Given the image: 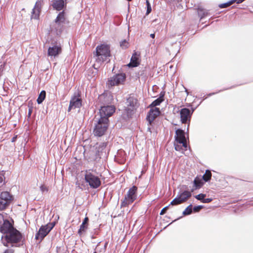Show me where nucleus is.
I'll return each mask as SVG.
<instances>
[{
    "mask_svg": "<svg viewBox=\"0 0 253 253\" xmlns=\"http://www.w3.org/2000/svg\"><path fill=\"white\" fill-rule=\"evenodd\" d=\"M13 196L7 191H3L0 194V211L7 209L13 201Z\"/></svg>",
    "mask_w": 253,
    "mask_h": 253,
    "instance_id": "423d86ee",
    "label": "nucleus"
},
{
    "mask_svg": "<svg viewBox=\"0 0 253 253\" xmlns=\"http://www.w3.org/2000/svg\"><path fill=\"white\" fill-rule=\"evenodd\" d=\"M128 42L126 40H124L120 42V46L123 49H126L128 47Z\"/></svg>",
    "mask_w": 253,
    "mask_h": 253,
    "instance_id": "7c9ffc66",
    "label": "nucleus"
},
{
    "mask_svg": "<svg viewBox=\"0 0 253 253\" xmlns=\"http://www.w3.org/2000/svg\"><path fill=\"white\" fill-rule=\"evenodd\" d=\"M109 119L100 118L93 130L95 135L101 136L105 133L109 126Z\"/></svg>",
    "mask_w": 253,
    "mask_h": 253,
    "instance_id": "39448f33",
    "label": "nucleus"
},
{
    "mask_svg": "<svg viewBox=\"0 0 253 253\" xmlns=\"http://www.w3.org/2000/svg\"><path fill=\"white\" fill-rule=\"evenodd\" d=\"M146 5H147L146 14L148 15L151 12V10H152L150 3L148 0H146Z\"/></svg>",
    "mask_w": 253,
    "mask_h": 253,
    "instance_id": "c9c22d12",
    "label": "nucleus"
},
{
    "mask_svg": "<svg viewBox=\"0 0 253 253\" xmlns=\"http://www.w3.org/2000/svg\"><path fill=\"white\" fill-rule=\"evenodd\" d=\"M164 101L163 96H160L158 98L154 100L150 105V108H155V107L159 105Z\"/></svg>",
    "mask_w": 253,
    "mask_h": 253,
    "instance_id": "b1692460",
    "label": "nucleus"
},
{
    "mask_svg": "<svg viewBox=\"0 0 253 253\" xmlns=\"http://www.w3.org/2000/svg\"><path fill=\"white\" fill-rule=\"evenodd\" d=\"M126 103L127 106L126 110L128 113L136 109L138 106L137 99L131 96L127 99Z\"/></svg>",
    "mask_w": 253,
    "mask_h": 253,
    "instance_id": "f3484780",
    "label": "nucleus"
},
{
    "mask_svg": "<svg viewBox=\"0 0 253 253\" xmlns=\"http://www.w3.org/2000/svg\"><path fill=\"white\" fill-rule=\"evenodd\" d=\"M160 111L159 108H151L147 115V120L150 125L153 122L155 119L160 115Z\"/></svg>",
    "mask_w": 253,
    "mask_h": 253,
    "instance_id": "dca6fc26",
    "label": "nucleus"
},
{
    "mask_svg": "<svg viewBox=\"0 0 253 253\" xmlns=\"http://www.w3.org/2000/svg\"><path fill=\"white\" fill-rule=\"evenodd\" d=\"M202 208V207L201 206H198L194 207L193 208V210L195 212H198Z\"/></svg>",
    "mask_w": 253,
    "mask_h": 253,
    "instance_id": "e433bc0d",
    "label": "nucleus"
},
{
    "mask_svg": "<svg viewBox=\"0 0 253 253\" xmlns=\"http://www.w3.org/2000/svg\"><path fill=\"white\" fill-rule=\"evenodd\" d=\"M54 226V224L53 223H49L45 225L42 226L36 233L35 239L41 242L52 230Z\"/></svg>",
    "mask_w": 253,
    "mask_h": 253,
    "instance_id": "1a4fd4ad",
    "label": "nucleus"
},
{
    "mask_svg": "<svg viewBox=\"0 0 253 253\" xmlns=\"http://www.w3.org/2000/svg\"><path fill=\"white\" fill-rule=\"evenodd\" d=\"M126 79L125 74L121 73L114 75L110 78L108 81L107 84L109 86H113L123 84Z\"/></svg>",
    "mask_w": 253,
    "mask_h": 253,
    "instance_id": "9b49d317",
    "label": "nucleus"
},
{
    "mask_svg": "<svg viewBox=\"0 0 253 253\" xmlns=\"http://www.w3.org/2000/svg\"><path fill=\"white\" fill-rule=\"evenodd\" d=\"M62 48L60 46L54 45L49 47L48 49L47 54L49 56H56L61 53Z\"/></svg>",
    "mask_w": 253,
    "mask_h": 253,
    "instance_id": "a211bd4d",
    "label": "nucleus"
},
{
    "mask_svg": "<svg viewBox=\"0 0 253 253\" xmlns=\"http://www.w3.org/2000/svg\"><path fill=\"white\" fill-rule=\"evenodd\" d=\"M212 199L211 198H204V200L203 201H202V203H209L212 201Z\"/></svg>",
    "mask_w": 253,
    "mask_h": 253,
    "instance_id": "4c0bfd02",
    "label": "nucleus"
},
{
    "mask_svg": "<svg viewBox=\"0 0 253 253\" xmlns=\"http://www.w3.org/2000/svg\"><path fill=\"white\" fill-rule=\"evenodd\" d=\"M40 13V8L37 6H35L34 8L33 9L31 18L32 19H38L39 17Z\"/></svg>",
    "mask_w": 253,
    "mask_h": 253,
    "instance_id": "5701e85b",
    "label": "nucleus"
},
{
    "mask_svg": "<svg viewBox=\"0 0 253 253\" xmlns=\"http://www.w3.org/2000/svg\"><path fill=\"white\" fill-rule=\"evenodd\" d=\"M140 54L136 52H134L131 58L130 62L128 64L129 67H135L138 66L140 64Z\"/></svg>",
    "mask_w": 253,
    "mask_h": 253,
    "instance_id": "6ab92c4d",
    "label": "nucleus"
},
{
    "mask_svg": "<svg viewBox=\"0 0 253 253\" xmlns=\"http://www.w3.org/2000/svg\"><path fill=\"white\" fill-rule=\"evenodd\" d=\"M66 23H68V22L67 21L65 11H63L58 14L54 20L53 27L57 34H60L62 32L64 25Z\"/></svg>",
    "mask_w": 253,
    "mask_h": 253,
    "instance_id": "0eeeda50",
    "label": "nucleus"
},
{
    "mask_svg": "<svg viewBox=\"0 0 253 253\" xmlns=\"http://www.w3.org/2000/svg\"><path fill=\"white\" fill-rule=\"evenodd\" d=\"M174 147L176 151H181L183 150V148H184L182 144L177 143L176 142L174 143Z\"/></svg>",
    "mask_w": 253,
    "mask_h": 253,
    "instance_id": "473e14b6",
    "label": "nucleus"
},
{
    "mask_svg": "<svg viewBox=\"0 0 253 253\" xmlns=\"http://www.w3.org/2000/svg\"><path fill=\"white\" fill-rule=\"evenodd\" d=\"M191 191L188 190L184 191L179 194L175 198H174L170 203L172 206H176L186 202L192 196Z\"/></svg>",
    "mask_w": 253,
    "mask_h": 253,
    "instance_id": "6e6552de",
    "label": "nucleus"
},
{
    "mask_svg": "<svg viewBox=\"0 0 253 253\" xmlns=\"http://www.w3.org/2000/svg\"><path fill=\"white\" fill-rule=\"evenodd\" d=\"M22 238L21 233L14 227L1 237L3 245L6 247L9 244H15L20 242Z\"/></svg>",
    "mask_w": 253,
    "mask_h": 253,
    "instance_id": "f257e3e1",
    "label": "nucleus"
},
{
    "mask_svg": "<svg viewBox=\"0 0 253 253\" xmlns=\"http://www.w3.org/2000/svg\"><path fill=\"white\" fill-rule=\"evenodd\" d=\"M115 111V108L114 106H106L101 107L99 111L100 118L108 119L111 116Z\"/></svg>",
    "mask_w": 253,
    "mask_h": 253,
    "instance_id": "4468645a",
    "label": "nucleus"
},
{
    "mask_svg": "<svg viewBox=\"0 0 253 253\" xmlns=\"http://www.w3.org/2000/svg\"><path fill=\"white\" fill-rule=\"evenodd\" d=\"M88 218L87 217H85L82 223L83 224L87 225V223L88 222Z\"/></svg>",
    "mask_w": 253,
    "mask_h": 253,
    "instance_id": "a19ab883",
    "label": "nucleus"
},
{
    "mask_svg": "<svg viewBox=\"0 0 253 253\" xmlns=\"http://www.w3.org/2000/svg\"><path fill=\"white\" fill-rule=\"evenodd\" d=\"M40 190L42 193H47L48 191V187L45 184H42L40 187Z\"/></svg>",
    "mask_w": 253,
    "mask_h": 253,
    "instance_id": "2f4dec72",
    "label": "nucleus"
},
{
    "mask_svg": "<svg viewBox=\"0 0 253 253\" xmlns=\"http://www.w3.org/2000/svg\"><path fill=\"white\" fill-rule=\"evenodd\" d=\"M13 227V224L8 219H5L3 215L0 213V232L5 234Z\"/></svg>",
    "mask_w": 253,
    "mask_h": 253,
    "instance_id": "f8f14e48",
    "label": "nucleus"
},
{
    "mask_svg": "<svg viewBox=\"0 0 253 253\" xmlns=\"http://www.w3.org/2000/svg\"><path fill=\"white\" fill-rule=\"evenodd\" d=\"M211 177V173L210 170H206L205 174L203 176V180L207 182L209 181Z\"/></svg>",
    "mask_w": 253,
    "mask_h": 253,
    "instance_id": "bb28decb",
    "label": "nucleus"
},
{
    "mask_svg": "<svg viewBox=\"0 0 253 253\" xmlns=\"http://www.w3.org/2000/svg\"><path fill=\"white\" fill-rule=\"evenodd\" d=\"M94 54L96 57V61L97 62H104L111 56L109 46L104 44L97 46Z\"/></svg>",
    "mask_w": 253,
    "mask_h": 253,
    "instance_id": "7ed1b4c3",
    "label": "nucleus"
},
{
    "mask_svg": "<svg viewBox=\"0 0 253 253\" xmlns=\"http://www.w3.org/2000/svg\"><path fill=\"white\" fill-rule=\"evenodd\" d=\"M5 177L3 174L0 173V187L2 186L4 183Z\"/></svg>",
    "mask_w": 253,
    "mask_h": 253,
    "instance_id": "72a5a7b5",
    "label": "nucleus"
},
{
    "mask_svg": "<svg viewBox=\"0 0 253 253\" xmlns=\"http://www.w3.org/2000/svg\"><path fill=\"white\" fill-rule=\"evenodd\" d=\"M32 112V109L31 108L29 109V112H28L29 116H31Z\"/></svg>",
    "mask_w": 253,
    "mask_h": 253,
    "instance_id": "79ce46f5",
    "label": "nucleus"
},
{
    "mask_svg": "<svg viewBox=\"0 0 253 253\" xmlns=\"http://www.w3.org/2000/svg\"><path fill=\"white\" fill-rule=\"evenodd\" d=\"M192 212V205H190L188 206L183 212L184 215H187L190 214Z\"/></svg>",
    "mask_w": 253,
    "mask_h": 253,
    "instance_id": "c85d7f7f",
    "label": "nucleus"
},
{
    "mask_svg": "<svg viewBox=\"0 0 253 253\" xmlns=\"http://www.w3.org/2000/svg\"><path fill=\"white\" fill-rule=\"evenodd\" d=\"M180 121L182 124H189L193 111L190 109L184 108L179 111Z\"/></svg>",
    "mask_w": 253,
    "mask_h": 253,
    "instance_id": "ddd939ff",
    "label": "nucleus"
},
{
    "mask_svg": "<svg viewBox=\"0 0 253 253\" xmlns=\"http://www.w3.org/2000/svg\"><path fill=\"white\" fill-rule=\"evenodd\" d=\"M112 96L110 94H102L99 96L98 100L104 104H109L112 100Z\"/></svg>",
    "mask_w": 253,
    "mask_h": 253,
    "instance_id": "412c9836",
    "label": "nucleus"
},
{
    "mask_svg": "<svg viewBox=\"0 0 253 253\" xmlns=\"http://www.w3.org/2000/svg\"><path fill=\"white\" fill-rule=\"evenodd\" d=\"M175 133V142L177 143L182 144V146L184 147V150H186L187 145L184 131L182 129H178L176 130Z\"/></svg>",
    "mask_w": 253,
    "mask_h": 253,
    "instance_id": "2eb2a0df",
    "label": "nucleus"
},
{
    "mask_svg": "<svg viewBox=\"0 0 253 253\" xmlns=\"http://www.w3.org/2000/svg\"><path fill=\"white\" fill-rule=\"evenodd\" d=\"M198 14L200 18L202 19L208 15V12L203 8H198Z\"/></svg>",
    "mask_w": 253,
    "mask_h": 253,
    "instance_id": "a878e982",
    "label": "nucleus"
},
{
    "mask_svg": "<svg viewBox=\"0 0 253 253\" xmlns=\"http://www.w3.org/2000/svg\"><path fill=\"white\" fill-rule=\"evenodd\" d=\"M94 253H97L95 252H94Z\"/></svg>",
    "mask_w": 253,
    "mask_h": 253,
    "instance_id": "a18cd8bd",
    "label": "nucleus"
},
{
    "mask_svg": "<svg viewBox=\"0 0 253 253\" xmlns=\"http://www.w3.org/2000/svg\"><path fill=\"white\" fill-rule=\"evenodd\" d=\"M82 99L79 92L75 93L70 100L68 111L70 112L72 109L80 108L82 105Z\"/></svg>",
    "mask_w": 253,
    "mask_h": 253,
    "instance_id": "9d476101",
    "label": "nucleus"
},
{
    "mask_svg": "<svg viewBox=\"0 0 253 253\" xmlns=\"http://www.w3.org/2000/svg\"><path fill=\"white\" fill-rule=\"evenodd\" d=\"M150 37H151L152 38L154 39V38H155V34H151L150 35Z\"/></svg>",
    "mask_w": 253,
    "mask_h": 253,
    "instance_id": "37998d69",
    "label": "nucleus"
},
{
    "mask_svg": "<svg viewBox=\"0 0 253 253\" xmlns=\"http://www.w3.org/2000/svg\"><path fill=\"white\" fill-rule=\"evenodd\" d=\"M46 96V92L44 90H42L39 94L37 99V102L38 104L42 103L44 100Z\"/></svg>",
    "mask_w": 253,
    "mask_h": 253,
    "instance_id": "393cba45",
    "label": "nucleus"
},
{
    "mask_svg": "<svg viewBox=\"0 0 253 253\" xmlns=\"http://www.w3.org/2000/svg\"><path fill=\"white\" fill-rule=\"evenodd\" d=\"M194 189H197L200 188L203 185L204 183L200 177L197 176L195 177L194 180Z\"/></svg>",
    "mask_w": 253,
    "mask_h": 253,
    "instance_id": "4be33fe9",
    "label": "nucleus"
},
{
    "mask_svg": "<svg viewBox=\"0 0 253 253\" xmlns=\"http://www.w3.org/2000/svg\"><path fill=\"white\" fill-rule=\"evenodd\" d=\"M96 171L92 169H87L84 171V180L88 183L90 188L96 189L100 187L101 182L100 178L97 175Z\"/></svg>",
    "mask_w": 253,
    "mask_h": 253,
    "instance_id": "f03ea898",
    "label": "nucleus"
},
{
    "mask_svg": "<svg viewBox=\"0 0 253 253\" xmlns=\"http://www.w3.org/2000/svg\"><path fill=\"white\" fill-rule=\"evenodd\" d=\"M206 197V194H200L198 195H196L195 196V198L198 200H200L202 202L204 201V198H205Z\"/></svg>",
    "mask_w": 253,
    "mask_h": 253,
    "instance_id": "f704fd0d",
    "label": "nucleus"
},
{
    "mask_svg": "<svg viewBox=\"0 0 253 253\" xmlns=\"http://www.w3.org/2000/svg\"><path fill=\"white\" fill-rule=\"evenodd\" d=\"M3 253H14V250L12 249H6Z\"/></svg>",
    "mask_w": 253,
    "mask_h": 253,
    "instance_id": "ea45409f",
    "label": "nucleus"
},
{
    "mask_svg": "<svg viewBox=\"0 0 253 253\" xmlns=\"http://www.w3.org/2000/svg\"><path fill=\"white\" fill-rule=\"evenodd\" d=\"M87 229V225L82 224L80 227V229L78 230V234L80 236H81L83 234V233L85 232Z\"/></svg>",
    "mask_w": 253,
    "mask_h": 253,
    "instance_id": "cd10ccee",
    "label": "nucleus"
},
{
    "mask_svg": "<svg viewBox=\"0 0 253 253\" xmlns=\"http://www.w3.org/2000/svg\"><path fill=\"white\" fill-rule=\"evenodd\" d=\"M235 2V0H232L228 2L220 4L219 6L221 8L227 7Z\"/></svg>",
    "mask_w": 253,
    "mask_h": 253,
    "instance_id": "c756f323",
    "label": "nucleus"
},
{
    "mask_svg": "<svg viewBox=\"0 0 253 253\" xmlns=\"http://www.w3.org/2000/svg\"><path fill=\"white\" fill-rule=\"evenodd\" d=\"M66 1L67 0H54L52 5L55 9L60 11L66 6Z\"/></svg>",
    "mask_w": 253,
    "mask_h": 253,
    "instance_id": "aec40b11",
    "label": "nucleus"
},
{
    "mask_svg": "<svg viewBox=\"0 0 253 253\" xmlns=\"http://www.w3.org/2000/svg\"><path fill=\"white\" fill-rule=\"evenodd\" d=\"M168 209V207H165L164 208H163L161 211L160 214L163 215L164 214H165L166 213V211H167Z\"/></svg>",
    "mask_w": 253,
    "mask_h": 253,
    "instance_id": "58836bf2",
    "label": "nucleus"
},
{
    "mask_svg": "<svg viewBox=\"0 0 253 253\" xmlns=\"http://www.w3.org/2000/svg\"><path fill=\"white\" fill-rule=\"evenodd\" d=\"M127 0V1H132V0Z\"/></svg>",
    "mask_w": 253,
    "mask_h": 253,
    "instance_id": "c03bdc74",
    "label": "nucleus"
},
{
    "mask_svg": "<svg viewBox=\"0 0 253 253\" xmlns=\"http://www.w3.org/2000/svg\"><path fill=\"white\" fill-rule=\"evenodd\" d=\"M137 187L133 186L128 191L125 198L121 201V207H126L131 204L137 198Z\"/></svg>",
    "mask_w": 253,
    "mask_h": 253,
    "instance_id": "20e7f679",
    "label": "nucleus"
}]
</instances>
